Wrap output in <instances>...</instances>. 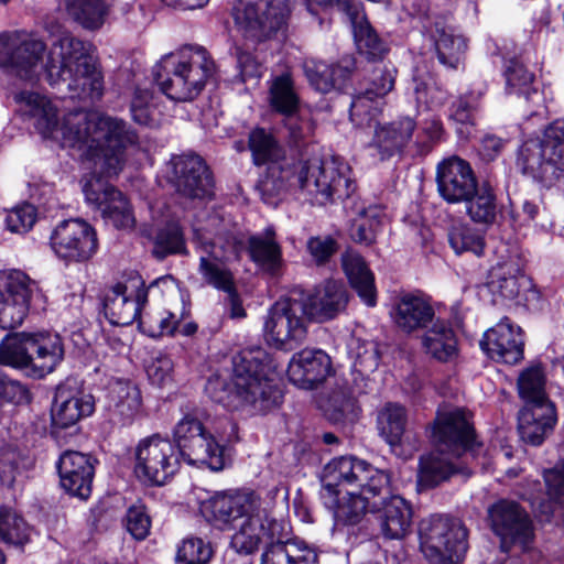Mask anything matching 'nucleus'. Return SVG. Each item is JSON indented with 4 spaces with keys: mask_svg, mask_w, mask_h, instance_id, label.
<instances>
[{
    "mask_svg": "<svg viewBox=\"0 0 564 564\" xmlns=\"http://www.w3.org/2000/svg\"><path fill=\"white\" fill-rule=\"evenodd\" d=\"M325 414L334 423L354 421L359 414L355 391L346 384L334 389L328 397Z\"/></svg>",
    "mask_w": 564,
    "mask_h": 564,
    "instance_id": "49530a36",
    "label": "nucleus"
},
{
    "mask_svg": "<svg viewBox=\"0 0 564 564\" xmlns=\"http://www.w3.org/2000/svg\"><path fill=\"white\" fill-rule=\"evenodd\" d=\"M284 139L290 150L286 181L290 187L305 192L319 205L348 199L355 184L348 167L337 160L310 159L307 145L313 132L312 109L303 104L289 73L284 70Z\"/></svg>",
    "mask_w": 564,
    "mask_h": 564,
    "instance_id": "7ed1b4c3",
    "label": "nucleus"
},
{
    "mask_svg": "<svg viewBox=\"0 0 564 564\" xmlns=\"http://www.w3.org/2000/svg\"><path fill=\"white\" fill-rule=\"evenodd\" d=\"M232 17L241 35L253 43L270 39L282 26V0H261L234 8Z\"/></svg>",
    "mask_w": 564,
    "mask_h": 564,
    "instance_id": "a211bd4d",
    "label": "nucleus"
},
{
    "mask_svg": "<svg viewBox=\"0 0 564 564\" xmlns=\"http://www.w3.org/2000/svg\"><path fill=\"white\" fill-rule=\"evenodd\" d=\"M448 454L447 451H440V448L436 447L435 452L421 457L419 469V485L421 487L433 488L449 479L455 474H470L469 470L452 460Z\"/></svg>",
    "mask_w": 564,
    "mask_h": 564,
    "instance_id": "72a5a7b5",
    "label": "nucleus"
},
{
    "mask_svg": "<svg viewBox=\"0 0 564 564\" xmlns=\"http://www.w3.org/2000/svg\"><path fill=\"white\" fill-rule=\"evenodd\" d=\"M384 210L379 205H370L357 212L350 228V237L355 242L370 246L376 241L382 228Z\"/></svg>",
    "mask_w": 564,
    "mask_h": 564,
    "instance_id": "c03bdc74",
    "label": "nucleus"
},
{
    "mask_svg": "<svg viewBox=\"0 0 564 564\" xmlns=\"http://www.w3.org/2000/svg\"><path fill=\"white\" fill-rule=\"evenodd\" d=\"M436 183L440 195L448 204L464 203L475 194L478 186L469 163L457 156L438 164Z\"/></svg>",
    "mask_w": 564,
    "mask_h": 564,
    "instance_id": "aec40b11",
    "label": "nucleus"
},
{
    "mask_svg": "<svg viewBox=\"0 0 564 564\" xmlns=\"http://www.w3.org/2000/svg\"><path fill=\"white\" fill-rule=\"evenodd\" d=\"M480 347L496 361L518 364L523 358L522 330L505 317L484 334Z\"/></svg>",
    "mask_w": 564,
    "mask_h": 564,
    "instance_id": "412c9836",
    "label": "nucleus"
},
{
    "mask_svg": "<svg viewBox=\"0 0 564 564\" xmlns=\"http://www.w3.org/2000/svg\"><path fill=\"white\" fill-rule=\"evenodd\" d=\"M341 265L351 288L361 301L370 307L375 306L377 304L375 276L364 258L355 251L347 250L341 256Z\"/></svg>",
    "mask_w": 564,
    "mask_h": 564,
    "instance_id": "2f4dec72",
    "label": "nucleus"
},
{
    "mask_svg": "<svg viewBox=\"0 0 564 564\" xmlns=\"http://www.w3.org/2000/svg\"><path fill=\"white\" fill-rule=\"evenodd\" d=\"M383 105V97L373 94V88H366L365 91L354 96L351 100L350 120L357 127H370L381 113Z\"/></svg>",
    "mask_w": 564,
    "mask_h": 564,
    "instance_id": "de8ad7c7",
    "label": "nucleus"
},
{
    "mask_svg": "<svg viewBox=\"0 0 564 564\" xmlns=\"http://www.w3.org/2000/svg\"><path fill=\"white\" fill-rule=\"evenodd\" d=\"M0 540L21 545L29 540V527L13 510L0 508Z\"/></svg>",
    "mask_w": 564,
    "mask_h": 564,
    "instance_id": "5fc2aeb1",
    "label": "nucleus"
},
{
    "mask_svg": "<svg viewBox=\"0 0 564 564\" xmlns=\"http://www.w3.org/2000/svg\"><path fill=\"white\" fill-rule=\"evenodd\" d=\"M332 371L330 357L319 349H303L292 356L288 365L291 383L301 389H314Z\"/></svg>",
    "mask_w": 564,
    "mask_h": 564,
    "instance_id": "5701e85b",
    "label": "nucleus"
},
{
    "mask_svg": "<svg viewBox=\"0 0 564 564\" xmlns=\"http://www.w3.org/2000/svg\"><path fill=\"white\" fill-rule=\"evenodd\" d=\"M282 322V305L276 301L264 316L263 322V339L267 345L274 349H282V340L280 338Z\"/></svg>",
    "mask_w": 564,
    "mask_h": 564,
    "instance_id": "680f3d73",
    "label": "nucleus"
},
{
    "mask_svg": "<svg viewBox=\"0 0 564 564\" xmlns=\"http://www.w3.org/2000/svg\"><path fill=\"white\" fill-rule=\"evenodd\" d=\"M31 280L20 270L0 272V328L11 330L22 325L29 314Z\"/></svg>",
    "mask_w": 564,
    "mask_h": 564,
    "instance_id": "6ab92c4d",
    "label": "nucleus"
},
{
    "mask_svg": "<svg viewBox=\"0 0 564 564\" xmlns=\"http://www.w3.org/2000/svg\"><path fill=\"white\" fill-rule=\"evenodd\" d=\"M36 218L37 213L35 206L24 203L7 212L4 228L12 234L23 235L32 229Z\"/></svg>",
    "mask_w": 564,
    "mask_h": 564,
    "instance_id": "4d7b16f0",
    "label": "nucleus"
},
{
    "mask_svg": "<svg viewBox=\"0 0 564 564\" xmlns=\"http://www.w3.org/2000/svg\"><path fill=\"white\" fill-rule=\"evenodd\" d=\"M323 481L329 491L341 485H357L364 492L375 495L388 492L390 477L362 459L343 456L325 466Z\"/></svg>",
    "mask_w": 564,
    "mask_h": 564,
    "instance_id": "9b49d317",
    "label": "nucleus"
},
{
    "mask_svg": "<svg viewBox=\"0 0 564 564\" xmlns=\"http://www.w3.org/2000/svg\"><path fill=\"white\" fill-rule=\"evenodd\" d=\"M372 500L371 494H366L362 489L359 494L350 492L343 497L334 511L336 522L351 525L359 523L366 512L371 511L370 502Z\"/></svg>",
    "mask_w": 564,
    "mask_h": 564,
    "instance_id": "3c124183",
    "label": "nucleus"
},
{
    "mask_svg": "<svg viewBox=\"0 0 564 564\" xmlns=\"http://www.w3.org/2000/svg\"><path fill=\"white\" fill-rule=\"evenodd\" d=\"M420 547L432 564H459L468 549L467 529L460 520L432 516L420 522Z\"/></svg>",
    "mask_w": 564,
    "mask_h": 564,
    "instance_id": "1a4fd4ad",
    "label": "nucleus"
},
{
    "mask_svg": "<svg viewBox=\"0 0 564 564\" xmlns=\"http://www.w3.org/2000/svg\"><path fill=\"white\" fill-rule=\"evenodd\" d=\"M202 414L194 409L176 423L173 437L178 459L198 468L219 471L225 467L224 447L205 429Z\"/></svg>",
    "mask_w": 564,
    "mask_h": 564,
    "instance_id": "6e6552de",
    "label": "nucleus"
},
{
    "mask_svg": "<svg viewBox=\"0 0 564 564\" xmlns=\"http://www.w3.org/2000/svg\"><path fill=\"white\" fill-rule=\"evenodd\" d=\"M406 421L404 406L393 402L386 403L377 414L379 435L383 437L390 446L400 445L405 432Z\"/></svg>",
    "mask_w": 564,
    "mask_h": 564,
    "instance_id": "ea45409f",
    "label": "nucleus"
},
{
    "mask_svg": "<svg viewBox=\"0 0 564 564\" xmlns=\"http://www.w3.org/2000/svg\"><path fill=\"white\" fill-rule=\"evenodd\" d=\"M124 525L127 531L135 539V540H144L150 532L151 520L148 513L145 512L144 506L134 505L131 506L126 513L124 517Z\"/></svg>",
    "mask_w": 564,
    "mask_h": 564,
    "instance_id": "052dcab7",
    "label": "nucleus"
},
{
    "mask_svg": "<svg viewBox=\"0 0 564 564\" xmlns=\"http://www.w3.org/2000/svg\"><path fill=\"white\" fill-rule=\"evenodd\" d=\"M216 73V64L202 46L187 45L164 55L153 76L160 90L175 101H192Z\"/></svg>",
    "mask_w": 564,
    "mask_h": 564,
    "instance_id": "423d86ee",
    "label": "nucleus"
},
{
    "mask_svg": "<svg viewBox=\"0 0 564 564\" xmlns=\"http://www.w3.org/2000/svg\"><path fill=\"white\" fill-rule=\"evenodd\" d=\"M518 391L525 402L524 406L552 403L545 392V375L541 365H532L525 368L518 378Z\"/></svg>",
    "mask_w": 564,
    "mask_h": 564,
    "instance_id": "a18cd8bd",
    "label": "nucleus"
},
{
    "mask_svg": "<svg viewBox=\"0 0 564 564\" xmlns=\"http://www.w3.org/2000/svg\"><path fill=\"white\" fill-rule=\"evenodd\" d=\"M251 260L268 273H275L281 264L280 246L275 241V232L267 228L263 234L251 236L248 240Z\"/></svg>",
    "mask_w": 564,
    "mask_h": 564,
    "instance_id": "e433bc0d",
    "label": "nucleus"
},
{
    "mask_svg": "<svg viewBox=\"0 0 564 564\" xmlns=\"http://www.w3.org/2000/svg\"><path fill=\"white\" fill-rule=\"evenodd\" d=\"M464 203L466 213L474 223L486 226L496 223L499 209L496 194L489 185H478L475 194Z\"/></svg>",
    "mask_w": 564,
    "mask_h": 564,
    "instance_id": "79ce46f5",
    "label": "nucleus"
},
{
    "mask_svg": "<svg viewBox=\"0 0 564 564\" xmlns=\"http://www.w3.org/2000/svg\"><path fill=\"white\" fill-rule=\"evenodd\" d=\"M506 90L510 95L523 96L525 101H541L539 90L533 86L534 75L518 59H510L506 66Z\"/></svg>",
    "mask_w": 564,
    "mask_h": 564,
    "instance_id": "37998d69",
    "label": "nucleus"
},
{
    "mask_svg": "<svg viewBox=\"0 0 564 564\" xmlns=\"http://www.w3.org/2000/svg\"><path fill=\"white\" fill-rule=\"evenodd\" d=\"M337 241L330 236L312 237L307 241V250L317 264L326 263L337 251Z\"/></svg>",
    "mask_w": 564,
    "mask_h": 564,
    "instance_id": "0e129e2a",
    "label": "nucleus"
},
{
    "mask_svg": "<svg viewBox=\"0 0 564 564\" xmlns=\"http://www.w3.org/2000/svg\"><path fill=\"white\" fill-rule=\"evenodd\" d=\"M30 400L31 394L26 386L7 377L0 378V402L20 405L29 403Z\"/></svg>",
    "mask_w": 564,
    "mask_h": 564,
    "instance_id": "e2e57ef3",
    "label": "nucleus"
},
{
    "mask_svg": "<svg viewBox=\"0 0 564 564\" xmlns=\"http://www.w3.org/2000/svg\"><path fill=\"white\" fill-rule=\"evenodd\" d=\"M350 22L359 51L369 58H381L388 51L387 45L370 25L361 10L357 13L356 19H350Z\"/></svg>",
    "mask_w": 564,
    "mask_h": 564,
    "instance_id": "09e8293b",
    "label": "nucleus"
},
{
    "mask_svg": "<svg viewBox=\"0 0 564 564\" xmlns=\"http://www.w3.org/2000/svg\"><path fill=\"white\" fill-rule=\"evenodd\" d=\"M356 69L352 56H343L337 63L310 59L304 63V72L310 85L322 94L344 89Z\"/></svg>",
    "mask_w": 564,
    "mask_h": 564,
    "instance_id": "393cba45",
    "label": "nucleus"
},
{
    "mask_svg": "<svg viewBox=\"0 0 564 564\" xmlns=\"http://www.w3.org/2000/svg\"><path fill=\"white\" fill-rule=\"evenodd\" d=\"M141 393L131 382L118 381L110 390L109 412L115 423L129 425L141 410Z\"/></svg>",
    "mask_w": 564,
    "mask_h": 564,
    "instance_id": "f704fd0d",
    "label": "nucleus"
},
{
    "mask_svg": "<svg viewBox=\"0 0 564 564\" xmlns=\"http://www.w3.org/2000/svg\"><path fill=\"white\" fill-rule=\"evenodd\" d=\"M426 351L435 359L447 362L457 356V339L451 324L435 319L423 337Z\"/></svg>",
    "mask_w": 564,
    "mask_h": 564,
    "instance_id": "c9c22d12",
    "label": "nucleus"
},
{
    "mask_svg": "<svg viewBox=\"0 0 564 564\" xmlns=\"http://www.w3.org/2000/svg\"><path fill=\"white\" fill-rule=\"evenodd\" d=\"M51 246L58 258L84 262L97 252L98 239L90 224L83 219H68L53 230Z\"/></svg>",
    "mask_w": 564,
    "mask_h": 564,
    "instance_id": "f3484780",
    "label": "nucleus"
},
{
    "mask_svg": "<svg viewBox=\"0 0 564 564\" xmlns=\"http://www.w3.org/2000/svg\"><path fill=\"white\" fill-rule=\"evenodd\" d=\"M272 521L276 520L265 518V522H262L259 511L247 517L240 521L237 532L231 536V547L242 555L254 553L258 550L261 540V532L267 534L270 539L269 527Z\"/></svg>",
    "mask_w": 564,
    "mask_h": 564,
    "instance_id": "58836bf2",
    "label": "nucleus"
},
{
    "mask_svg": "<svg viewBox=\"0 0 564 564\" xmlns=\"http://www.w3.org/2000/svg\"><path fill=\"white\" fill-rule=\"evenodd\" d=\"M371 512L380 513L381 531L388 539H401L410 531L412 523V508L400 496L391 495L390 482L387 494L371 495Z\"/></svg>",
    "mask_w": 564,
    "mask_h": 564,
    "instance_id": "4be33fe9",
    "label": "nucleus"
},
{
    "mask_svg": "<svg viewBox=\"0 0 564 564\" xmlns=\"http://www.w3.org/2000/svg\"><path fill=\"white\" fill-rule=\"evenodd\" d=\"M284 555L288 564H316L317 555L300 540L284 541Z\"/></svg>",
    "mask_w": 564,
    "mask_h": 564,
    "instance_id": "338daca9",
    "label": "nucleus"
},
{
    "mask_svg": "<svg viewBox=\"0 0 564 564\" xmlns=\"http://www.w3.org/2000/svg\"><path fill=\"white\" fill-rule=\"evenodd\" d=\"M413 82L415 99L419 104L433 108L443 105L446 100L447 93L440 88L432 77L421 79L415 76Z\"/></svg>",
    "mask_w": 564,
    "mask_h": 564,
    "instance_id": "bf43d9fd",
    "label": "nucleus"
},
{
    "mask_svg": "<svg viewBox=\"0 0 564 564\" xmlns=\"http://www.w3.org/2000/svg\"><path fill=\"white\" fill-rule=\"evenodd\" d=\"M36 131L63 148L77 149L91 176L83 187L86 202L117 229H132L135 218L126 196L104 177L117 176L126 163V149L138 142L122 119L98 112L74 111L59 120L57 107L44 95L23 90L14 95Z\"/></svg>",
    "mask_w": 564,
    "mask_h": 564,
    "instance_id": "f257e3e1",
    "label": "nucleus"
},
{
    "mask_svg": "<svg viewBox=\"0 0 564 564\" xmlns=\"http://www.w3.org/2000/svg\"><path fill=\"white\" fill-rule=\"evenodd\" d=\"M517 166L522 174L539 182H552L558 177L550 158H547L544 140L531 139L520 147Z\"/></svg>",
    "mask_w": 564,
    "mask_h": 564,
    "instance_id": "7c9ffc66",
    "label": "nucleus"
},
{
    "mask_svg": "<svg viewBox=\"0 0 564 564\" xmlns=\"http://www.w3.org/2000/svg\"><path fill=\"white\" fill-rule=\"evenodd\" d=\"M186 245L182 228L176 223H167L159 228L153 239L152 254L163 260L171 254H186Z\"/></svg>",
    "mask_w": 564,
    "mask_h": 564,
    "instance_id": "8fccbe9b",
    "label": "nucleus"
},
{
    "mask_svg": "<svg viewBox=\"0 0 564 564\" xmlns=\"http://www.w3.org/2000/svg\"><path fill=\"white\" fill-rule=\"evenodd\" d=\"M556 423L553 403L524 406L519 413V432L521 438L534 446L541 445Z\"/></svg>",
    "mask_w": 564,
    "mask_h": 564,
    "instance_id": "c756f323",
    "label": "nucleus"
},
{
    "mask_svg": "<svg viewBox=\"0 0 564 564\" xmlns=\"http://www.w3.org/2000/svg\"><path fill=\"white\" fill-rule=\"evenodd\" d=\"M434 315L429 297L423 294L408 293L397 302L392 318L402 332L410 334L433 324Z\"/></svg>",
    "mask_w": 564,
    "mask_h": 564,
    "instance_id": "cd10ccee",
    "label": "nucleus"
},
{
    "mask_svg": "<svg viewBox=\"0 0 564 564\" xmlns=\"http://www.w3.org/2000/svg\"><path fill=\"white\" fill-rule=\"evenodd\" d=\"M95 460L80 452L67 451L61 455L57 469L63 488L73 496L87 499L91 494Z\"/></svg>",
    "mask_w": 564,
    "mask_h": 564,
    "instance_id": "b1692460",
    "label": "nucleus"
},
{
    "mask_svg": "<svg viewBox=\"0 0 564 564\" xmlns=\"http://www.w3.org/2000/svg\"><path fill=\"white\" fill-rule=\"evenodd\" d=\"M543 140L547 158L554 165L555 173L564 172V120H557L550 124Z\"/></svg>",
    "mask_w": 564,
    "mask_h": 564,
    "instance_id": "6e6d98bb",
    "label": "nucleus"
},
{
    "mask_svg": "<svg viewBox=\"0 0 564 564\" xmlns=\"http://www.w3.org/2000/svg\"><path fill=\"white\" fill-rule=\"evenodd\" d=\"M64 358V345L58 334L14 333L0 344V365L26 370L42 378L52 372Z\"/></svg>",
    "mask_w": 564,
    "mask_h": 564,
    "instance_id": "0eeeda50",
    "label": "nucleus"
},
{
    "mask_svg": "<svg viewBox=\"0 0 564 564\" xmlns=\"http://www.w3.org/2000/svg\"><path fill=\"white\" fill-rule=\"evenodd\" d=\"M495 304L513 302L530 306L540 300V293L514 261L498 262L488 274L486 283Z\"/></svg>",
    "mask_w": 564,
    "mask_h": 564,
    "instance_id": "4468645a",
    "label": "nucleus"
},
{
    "mask_svg": "<svg viewBox=\"0 0 564 564\" xmlns=\"http://www.w3.org/2000/svg\"><path fill=\"white\" fill-rule=\"evenodd\" d=\"M259 497L253 491L220 494L210 499L208 509L212 519L219 525H231L259 511Z\"/></svg>",
    "mask_w": 564,
    "mask_h": 564,
    "instance_id": "a878e982",
    "label": "nucleus"
},
{
    "mask_svg": "<svg viewBox=\"0 0 564 564\" xmlns=\"http://www.w3.org/2000/svg\"><path fill=\"white\" fill-rule=\"evenodd\" d=\"M140 310L139 300L129 294L127 285L122 283L115 284L105 295V316L112 325H131L139 316Z\"/></svg>",
    "mask_w": 564,
    "mask_h": 564,
    "instance_id": "473e14b6",
    "label": "nucleus"
},
{
    "mask_svg": "<svg viewBox=\"0 0 564 564\" xmlns=\"http://www.w3.org/2000/svg\"><path fill=\"white\" fill-rule=\"evenodd\" d=\"M232 380L215 376L208 379L205 390L210 399L225 406L241 403H261L267 409L275 403L280 373L271 355L261 347L243 349L232 358Z\"/></svg>",
    "mask_w": 564,
    "mask_h": 564,
    "instance_id": "20e7f679",
    "label": "nucleus"
},
{
    "mask_svg": "<svg viewBox=\"0 0 564 564\" xmlns=\"http://www.w3.org/2000/svg\"><path fill=\"white\" fill-rule=\"evenodd\" d=\"M432 440L440 451H447L456 458L463 454L476 458L480 447L470 417L462 409L437 413L432 426Z\"/></svg>",
    "mask_w": 564,
    "mask_h": 564,
    "instance_id": "f8f14e48",
    "label": "nucleus"
},
{
    "mask_svg": "<svg viewBox=\"0 0 564 564\" xmlns=\"http://www.w3.org/2000/svg\"><path fill=\"white\" fill-rule=\"evenodd\" d=\"M199 272L208 284L220 291L228 293L236 289L234 283V275L230 270L224 265L210 261L205 256L200 257Z\"/></svg>",
    "mask_w": 564,
    "mask_h": 564,
    "instance_id": "13d9d810",
    "label": "nucleus"
},
{
    "mask_svg": "<svg viewBox=\"0 0 564 564\" xmlns=\"http://www.w3.org/2000/svg\"><path fill=\"white\" fill-rule=\"evenodd\" d=\"M448 241L457 254L471 252L480 257L484 253V237L468 225L460 224L453 226L448 232Z\"/></svg>",
    "mask_w": 564,
    "mask_h": 564,
    "instance_id": "603ef678",
    "label": "nucleus"
},
{
    "mask_svg": "<svg viewBox=\"0 0 564 564\" xmlns=\"http://www.w3.org/2000/svg\"><path fill=\"white\" fill-rule=\"evenodd\" d=\"M349 294L341 281L326 280L306 293L293 288L284 297V317L288 321V338L284 350L293 349L306 338V319L323 323L343 313Z\"/></svg>",
    "mask_w": 564,
    "mask_h": 564,
    "instance_id": "39448f33",
    "label": "nucleus"
},
{
    "mask_svg": "<svg viewBox=\"0 0 564 564\" xmlns=\"http://www.w3.org/2000/svg\"><path fill=\"white\" fill-rule=\"evenodd\" d=\"M416 123L410 117L377 126L370 147L375 148L381 160L401 153L412 139Z\"/></svg>",
    "mask_w": 564,
    "mask_h": 564,
    "instance_id": "c85d7f7f",
    "label": "nucleus"
},
{
    "mask_svg": "<svg viewBox=\"0 0 564 564\" xmlns=\"http://www.w3.org/2000/svg\"><path fill=\"white\" fill-rule=\"evenodd\" d=\"M68 15L88 30L99 29L109 13L106 0H62Z\"/></svg>",
    "mask_w": 564,
    "mask_h": 564,
    "instance_id": "a19ab883",
    "label": "nucleus"
},
{
    "mask_svg": "<svg viewBox=\"0 0 564 564\" xmlns=\"http://www.w3.org/2000/svg\"><path fill=\"white\" fill-rule=\"evenodd\" d=\"M213 554L209 542L202 538L187 536L178 544L175 561L176 564H207Z\"/></svg>",
    "mask_w": 564,
    "mask_h": 564,
    "instance_id": "864d4df0",
    "label": "nucleus"
},
{
    "mask_svg": "<svg viewBox=\"0 0 564 564\" xmlns=\"http://www.w3.org/2000/svg\"><path fill=\"white\" fill-rule=\"evenodd\" d=\"M395 73L394 68L386 65L375 67L367 88H373V94L384 98L394 87Z\"/></svg>",
    "mask_w": 564,
    "mask_h": 564,
    "instance_id": "69168bd1",
    "label": "nucleus"
},
{
    "mask_svg": "<svg viewBox=\"0 0 564 564\" xmlns=\"http://www.w3.org/2000/svg\"><path fill=\"white\" fill-rule=\"evenodd\" d=\"M46 44L23 32L0 33V68L22 80L33 83L42 72L50 85L66 84L72 97L99 99L102 76L88 45L62 31L53 41L43 63Z\"/></svg>",
    "mask_w": 564,
    "mask_h": 564,
    "instance_id": "f03ea898",
    "label": "nucleus"
},
{
    "mask_svg": "<svg viewBox=\"0 0 564 564\" xmlns=\"http://www.w3.org/2000/svg\"><path fill=\"white\" fill-rule=\"evenodd\" d=\"M134 457L135 476L148 485H164L180 467L175 445L159 434L142 438L135 447Z\"/></svg>",
    "mask_w": 564,
    "mask_h": 564,
    "instance_id": "9d476101",
    "label": "nucleus"
},
{
    "mask_svg": "<svg viewBox=\"0 0 564 564\" xmlns=\"http://www.w3.org/2000/svg\"><path fill=\"white\" fill-rule=\"evenodd\" d=\"M248 148L251 151L256 165L273 164L268 174L260 183L259 188L265 204L278 207L282 200V181L280 174L282 166L279 163L281 147L276 135L265 128H254L249 133Z\"/></svg>",
    "mask_w": 564,
    "mask_h": 564,
    "instance_id": "ddd939ff",
    "label": "nucleus"
},
{
    "mask_svg": "<svg viewBox=\"0 0 564 564\" xmlns=\"http://www.w3.org/2000/svg\"><path fill=\"white\" fill-rule=\"evenodd\" d=\"M94 409L95 402L91 394L72 393L66 384L58 386L52 411L54 433L57 432V429L75 425L80 419L89 416Z\"/></svg>",
    "mask_w": 564,
    "mask_h": 564,
    "instance_id": "bb28decb",
    "label": "nucleus"
},
{
    "mask_svg": "<svg viewBox=\"0 0 564 564\" xmlns=\"http://www.w3.org/2000/svg\"><path fill=\"white\" fill-rule=\"evenodd\" d=\"M170 166L169 181L177 194L189 199H209L214 196L213 175L199 155H175Z\"/></svg>",
    "mask_w": 564,
    "mask_h": 564,
    "instance_id": "dca6fc26",
    "label": "nucleus"
},
{
    "mask_svg": "<svg viewBox=\"0 0 564 564\" xmlns=\"http://www.w3.org/2000/svg\"><path fill=\"white\" fill-rule=\"evenodd\" d=\"M488 518L492 531L501 539V549L505 552H508L510 544L529 549L534 538L533 523L519 503L501 499L489 507Z\"/></svg>",
    "mask_w": 564,
    "mask_h": 564,
    "instance_id": "2eb2a0df",
    "label": "nucleus"
},
{
    "mask_svg": "<svg viewBox=\"0 0 564 564\" xmlns=\"http://www.w3.org/2000/svg\"><path fill=\"white\" fill-rule=\"evenodd\" d=\"M433 37L438 61L444 66L456 68L466 52V39L454 28L440 23L435 24Z\"/></svg>",
    "mask_w": 564,
    "mask_h": 564,
    "instance_id": "4c0bfd02",
    "label": "nucleus"
},
{
    "mask_svg": "<svg viewBox=\"0 0 564 564\" xmlns=\"http://www.w3.org/2000/svg\"><path fill=\"white\" fill-rule=\"evenodd\" d=\"M544 480L549 496L558 502H564V463L545 471Z\"/></svg>",
    "mask_w": 564,
    "mask_h": 564,
    "instance_id": "774afa93",
    "label": "nucleus"
}]
</instances>
